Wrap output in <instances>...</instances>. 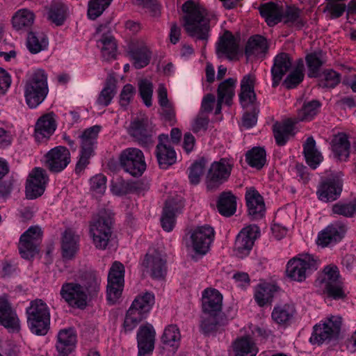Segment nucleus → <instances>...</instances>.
Returning a JSON list of instances; mask_svg holds the SVG:
<instances>
[{
  "mask_svg": "<svg viewBox=\"0 0 356 356\" xmlns=\"http://www.w3.org/2000/svg\"><path fill=\"white\" fill-rule=\"evenodd\" d=\"M183 26L186 33L197 40L207 41L210 26L218 21L217 15L196 3L192 0L186 1L181 6Z\"/></svg>",
  "mask_w": 356,
  "mask_h": 356,
  "instance_id": "obj_1",
  "label": "nucleus"
},
{
  "mask_svg": "<svg viewBox=\"0 0 356 356\" xmlns=\"http://www.w3.org/2000/svg\"><path fill=\"white\" fill-rule=\"evenodd\" d=\"M48 75L44 70L35 68L26 73L24 97L29 108H35L46 98L48 92Z\"/></svg>",
  "mask_w": 356,
  "mask_h": 356,
  "instance_id": "obj_2",
  "label": "nucleus"
},
{
  "mask_svg": "<svg viewBox=\"0 0 356 356\" xmlns=\"http://www.w3.org/2000/svg\"><path fill=\"white\" fill-rule=\"evenodd\" d=\"M322 293L333 300H342L346 297L345 286L338 267L334 264L326 266L322 275L316 282Z\"/></svg>",
  "mask_w": 356,
  "mask_h": 356,
  "instance_id": "obj_3",
  "label": "nucleus"
},
{
  "mask_svg": "<svg viewBox=\"0 0 356 356\" xmlns=\"http://www.w3.org/2000/svg\"><path fill=\"white\" fill-rule=\"evenodd\" d=\"M26 312L31 332L39 336L45 335L50 325V311L47 305L39 299L31 301Z\"/></svg>",
  "mask_w": 356,
  "mask_h": 356,
  "instance_id": "obj_4",
  "label": "nucleus"
},
{
  "mask_svg": "<svg viewBox=\"0 0 356 356\" xmlns=\"http://www.w3.org/2000/svg\"><path fill=\"white\" fill-rule=\"evenodd\" d=\"M319 266L318 258L311 254H299L289 260L286 267L287 277L302 282L316 270Z\"/></svg>",
  "mask_w": 356,
  "mask_h": 356,
  "instance_id": "obj_5",
  "label": "nucleus"
},
{
  "mask_svg": "<svg viewBox=\"0 0 356 356\" xmlns=\"http://www.w3.org/2000/svg\"><path fill=\"white\" fill-rule=\"evenodd\" d=\"M342 325L340 316H330L320 321L313 327L312 335L309 339L312 345L328 343L338 338Z\"/></svg>",
  "mask_w": 356,
  "mask_h": 356,
  "instance_id": "obj_6",
  "label": "nucleus"
},
{
  "mask_svg": "<svg viewBox=\"0 0 356 356\" xmlns=\"http://www.w3.org/2000/svg\"><path fill=\"white\" fill-rule=\"evenodd\" d=\"M111 217L106 210L99 211L90 225V234L96 248L105 250L112 234Z\"/></svg>",
  "mask_w": 356,
  "mask_h": 356,
  "instance_id": "obj_7",
  "label": "nucleus"
},
{
  "mask_svg": "<svg viewBox=\"0 0 356 356\" xmlns=\"http://www.w3.org/2000/svg\"><path fill=\"white\" fill-rule=\"evenodd\" d=\"M215 236L214 229L209 225L197 226L190 232L189 238L186 241V247L195 253L200 255L206 254Z\"/></svg>",
  "mask_w": 356,
  "mask_h": 356,
  "instance_id": "obj_8",
  "label": "nucleus"
},
{
  "mask_svg": "<svg viewBox=\"0 0 356 356\" xmlns=\"http://www.w3.org/2000/svg\"><path fill=\"white\" fill-rule=\"evenodd\" d=\"M60 296L61 300L70 307L84 309L88 305V294L79 282H64L60 290Z\"/></svg>",
  "mask_w": 356,
  "mask_h": 356,
  "instance_id": "obj_9",
  "label": "nucleus"
},
{
  "mask_svg": "<svg viewBox=\"0 0 356 356\" xmlns=\"http://www.w3.org/2000/svg\"><path fill=\"white\" fill-rule=\"evenodd\" d=\"M119 162L123 170L134 177H140L146 170L143 152L136 147H128L122 150Z\"/></svg>",
  "mask_w": 356,
  "mask_h": 356,
  "instance_id": "obj_10",
  "label": "nucleus"
},
{
  "mask_svg": "<svg viewBox=\"0 0 356 356\" xmlns=\"http://www.w3.org/2000/svg\"><path fill=\"white\" fill-rule=\"evenodd\" d=\"M233 167L234 162L226 158L213 162L207 175V188L210 190L216 189L226 182L230 177Z\"/></svg>",
  "mask_w": 356,
  "mask_h": 356,
  "instance_id": "obj_11",
  "label": "nucleus"
},
{
  "mask_svg": "<svg viewBox=\"0 0 356 356\" xmlns=\"http://www.w3.org/2000/svg\"><path fill=\"white\" fill-rule=\"evenodd\" d=\"M124 267L120 261H115L108 275L107 300L111 305L117 302L122 295L124 283Z\"/></svg>",
  "mask_w": 356,
  "mask_h": 356,
  "instance_id": "obj_12",
  "label": "nucleus"
},
{
  "mask_svg": "<svg viewBox=\"0 0 356 356\" xmlns=\"http://www.w3.org/2000/svg\"><path fill=\"white\" fill-rule=\"evenodd\" d=\"M42 236L41 228L38 226L30 227L21 235L18 248L22 258L30 259L38 252V246L42 241Z\"/></svg>",
  "mask_w": 356,
  "mask_h": 356,
  "instance_id": "obj_13",
  "label": "nucleus"
},
{
  "mask_svg": "<svg viewBox=\"0 0 356 356\" xmlns=\"http://www.w3.org/2000/svg\"><path fill=\"white\" fill-rule=\"evenodd\" d=\"M340 173H331L321 179L316 191L318 198L324 202L336 200L342 191Z\"/></svg>",
  "mask_w": 356,
  "mask_h": 356,
  "instance_id": "obj_14",
  "label": "nucleus"
},
{
  "mask_svg": "<svg viewBox=\"0 0 356 356\" xmlns=\"http://www.w3.org/2000/svg\"><path fill=\"white\" fill-rule=\"evenodd\" d=\"M0 325L9 333H19L21 330L20 320L6 294L0 296Z\"/></svg>",
  "mask_w": 356,
  "mask_h": 356,
  "instance_id": "obj_15",
  "label": "nucleus"
},
{
  "mask_svg": "<svg viewBox=\"0 0 356 356\" xmlns=\"http://www.w3.org/2000/svg\"><path fill=\"white\" fill-rule=\"evenodd\" d=\"M259 234V228L256 225L243 227L238 234L235 241L234 248L237 254L241 257L248 255Z\"/></svg>",
  "mask_w": 356,
  "mask_h": 356,
  "instance_id": "obj_16",
  "label": "nucleus"
},
{
  "mask_svg": "<svg viewBox=\"0 0 356 356\" xmlns=\"http://www.w3.org/2000/svg\"><path fill=\"white\" fill-rule=\"evenodd\" d=\"M235 315L234 309L227 314L203 312L200 323V331L205 335L212 334L227 324L229 320L234 318Z\"/></svg>",
  "mask_w": 356,
  "mask_h": 356,
  "instance_id": "obj_17",
  "label": "nucleus"
},
{
  "mask_svg": "<svg viewBox=\"0 0 356 356\" xmlns=\"http://www.w3.org/2000/svg\"><path fill=\"white\" fill-rule=\"evenodd\" d=\"M48 181L46 171L41 168H35L29 174L26 184V196L33 200L41 196Z\"/></svg>",
  "mask_w": 356,
  "mask_h": 356,
  "instance_id": "obj_18",
  "label": "nucleus"
},
{
  "mask_svg": "<svg viewBox=\"0 0 356 356\" xmlns=\"http://www.w3.org/2000/svg\"><path fill=\"white\" fill-rule=\"evenodd\" d=\"M346 232L345 224L339 221L334 222L318 233L317 244L323 248L334 245L343 238Z\"/></svg>",
  "mask_w": 356,
  "mask_h": 356,
  "instance_id": "obj_19",
  "label": "nucleus"
},
{
  "mask_svg": "<svg viewBox=\"0 0 356 356\" xmlns=\"http://www.w3.org/2000/svg\"><path fill=\"white\" fill-rule=\"evenodd\" d=\"M70 152L63 146H58L46 154V165L52 172L63 171L70 162Z\"/></svg>",
  "mask_w": 356,
  "mask_h": 356,
  "instance_id": "obj_20",
  "label": "nucleus"
},
{
  "mask_svg": "<svg viewBox=\"0 0 356 356\" xmlns=\"http://www.w3.org/2000/svg\"><path fill=\"white\" fill-rule=\"evenodd\" d=\"M156 332L147 323L139 327L137 332L138 356H151L154 348Z\"/></svg>",
  "mask_w": 356,
  "mask_h": 356,
  "instance_id": "obj_21",
  "label": "nucleus"
},
{
  "mask_svg": "<svg viewBox=\"0 0 356 356\" xmlns=\"http://www.w3.org/2000/svg\"><path fill=\"white\" fill-rule=\"evenodd\" d=\"M142 266L154 279H161L166 274V262L158 252L147 253Z\"/></svg>",
  "mask_w": 356,
  "mask_h": 356,
  "instance_id": "obj_22",
  "label": "nucleus"
},
{
  "mask_svg": "<svg viewBox=\"0 0 356 356\" xmlns=\"http://www.w3.org/2000/svg\"><path fill=\"white\" fill-rule=\"evenodd\" d=\"M163 140L168 141V136H159V143L156 148V156L159 167L162 169H167L176 162L177 155L174 148L165 144Z\"/></svg>",
  "mask_w": 356,
  "mask_h": 356,
  "instance_id": "obj_23",
  "label": "nucleus"
},
{
  "mask_svg": "<svg viewBox=\"0 0 356 356\" xmlns=\"http://www.w3.org/2000/svg\"><path fill=\"white\" fill-rule=\"evenodd\" d=\"M291 59L286 53H280L274 58L270 70L273 88H276L280 84L284 75L291 69Z\"/></svg>",
  "mask_w": 356,
  "mask_h": 356,
  "instance_id": "obj_24",
  "label": "nucleus"
},
{
  "mask_svg": "<svg viewBox=\"0 0 356 356\" xmlns=\"http://www.w3.org/2000/svg\"><path fill=\"white\" fill-rule=\"evenodd\" d=\"M222 295L215 289H206L202 293L203 312L222 314Z\"/></svg>",
  "mask_w": 356,
  "mask_h": 356,
  "instance_id": "obj_25",
  "label": "nucleus"
},
{
  "mask_svg": "<svg viewBox=\"0 0 356 356\" xmlns=\"http://www.w3.org/2000/svg\"><path fill=\"white\" fill-rule=\"evenodd\" d=\"M129 134L140 145H146L152 142V131L148 127L147 119H136L131 122Z\"/></svg>",
  "mask_w": 356,
  "mask_h": 356,
  "instance_id": "obj_26",
  "label": "nucleus"
},
{
  "mask_svg": "<svg viewBox=\"0 0 356 356\" xmlns=\"http://www.w3.org/2000/svg\"><path fill=\"white\" fill-rule=\"evenodd\" d=\"M268 50L267 40L260 35H254L251 36L246 43L245 54L248 58H263Z\"/></svg>",
  "mask_w": 356,
  "mask_h": 356,
  "instance_id": "obj_27",
  "label": "nucleus"
},
{
  "mask_svg": "<svg viewBox=\"0 0 356 356\" xmlns=\"http://www.w3.org/2000/svg\"><path fill=\"white\" fill-rule=\"evenodd\" d=\"M238 46L232 33L226 31L217 43L216 53L219 57L225 56L233 60L237 55Z\"/></svg>",
  "mask_w": 356,
  "mask_h": 356,
  "instance_id": "obj_28",
  "label": "nucleus"
},
{
  "mask_svg": "<svg viewBox=\"0 0 356 356\" xmlns=\"http://www.w3.org/2000/svg\"><path fill=\"white\" fill-rule=\"evenodd\" d=\"M259 10L261 15L265 18L270 26H273L282 21L284 6L282 3H265L259 6Z\"/></svg>",
  "mask_w": 356,
  "mask_h": 356,
  "instance_id": "obj_29",
  "label": "nucleus"
},
{
  "mask_svg": "<svg viewBox=\"0 0 356 356\" xmlns=\"http://www.w3.org/2000/svg\"><path fill=\"white\" fill-rule=\"evenodd\" d=\"M245 200L249 214L255 219L263 217L265 213V204L259 192L254 188L248 189Z\"/></svg>",
  "mask_w": 356,
  "mask_h": 356,
  "instance_id": "obj_30",
  "label": "nucleus"
},
{
  "mask_svg": "<svg viewBox=\"0 0 356 356\" xmlns=\"http://www.w3.org/2000/svg\"><path fill=\"white\" fill-rule=\"evenodd\" d=\"M61 250L63 257L70 260L79 250V236L72 229H66L62 236Z\"/></svg>",
  "mask_w": 356,
  "mask_h": 356,
  "instance_id": "obj_31",
  "label": "nucleus"
},
{
  "mask_svg": "<svg viewBox=\"0 0 356 356\" xmlns=\"http://www.w3.org/2000/svg\"><path fill=\"white\" fill-rule=\"evenodd\" d=\"M297 120L289 118L283 122H276L273 125V134L275 141L278 145H284L291 136L295 134V125Z\"/></svg>",
  "mask_w": 356,
  "mask_h": 356,
  "instance_id": "obj_32",
  "label": "nucleus"
},
{
  "mask_svg": "<svg viewBox=\"0 0 356 356\" xmlns=\"http://www.w3.org/2000/svg\"><path fill=\"white\" fill-rule=\"evenodd\" d=\"M78 280L83 285L88 296L91 298L97 296L100 289L101 277L96 271H79L77 275Z\"/></svg>",
  "mask_w": 356,
  "mask_h": 356,
  "instance_id": "obj_33",
  "label": "nucleus"
},
{
  "mask_svg": "<svg viewBox=\"0 0 356 356\" xmlns=\"http://www.w3.org/2000/svg\"><path fill=\"white\" fill-rule=\"evenodd\" d=\"M128 54L137 69L147 66L151 58V52L148 47L142 42L133 44L129 47Z\"/></svg>",
  "mask_w": 356,
  "mask_h": 356,
  "instance_id": "obj_34",
  "label": "nucleus"
},
{
  "mask_svg": "<svg viewBox=\"0 0 356 356\" xmlns=\"http://www.w3.org/2000/svg\"><path fill=\"white\" fill-rule=\"evenodd\" d=\"M56 129L55 115L53 113L40 117L35 125V136L38 140L48 138Z\"/></svg>",
  "mask_w": 356,
  "mask_h": 356,
  "instance_id": "obj_35",
  "label": "nucleus"
},
{
  "mask_svg": "<svg viewBox=\"0 0 356 356\" xmlns=\"http://www.w3.org/2000/svg\"><path fill=\"white\" fill-rule=\"evenodd\" d=\"M76 337L72 329L60 330L58 334L56 349L59 356H67L75 347Z\"/></svg>",
  "mask_w": 356,
  "mask_h": 356,
  "instance_id": "obj_36",
  "label": "nucleus"
},
{
  "mask_svg": "<svg viewBox=\"0 0 356 356\" xmlns=\"http://www.w3.org/2000/svg\"><path fill=\"white\" fill-rule=\"evenodd\" d=\"M255 76L252 74L245 75L241 81V93L239 95L241 104L243 107L252 104L256 98L254 91Z\"/></svg>",
  "mask_w": 356,
  "mask_h": 356,
  "instance_id": "obj_37",
  "label": "nucleus"
},
{
  "mask_svg": "<svg viewBox=\"0 0 356 356\" xmlns=\"http://www.w3.org/2000/svg\"><path fill=\"white\" fill-rule=\"evenodd\" d=\"M182 207V203L177 206L172 199L168 200L165 202L161 218V226L165 231L170 232L172 230L175 222V216L177 213L180 212Z\"/></svg>",
  "mask_w": 356,
  "mask_h": 356,
  "instance_id": "obj_38",
  "label": "nucleus"
},
{
  "mask_svg": "<svg viewBox=\"0 0 356 356\" xmlns=\"http://www.w3.org/2000/svg\"><path fill=\"white\" fill-rule=\"evenodd\" d=\"M303 152L307 163L316 169L323 161V156L316 149V141L313 137H309L303 145Z\"/></svg>",
  "mask_w": 356,
  "mask_h": 356,
  "instance_id": "obj_39",
  "label": "nucleus"
},
{
  "mask_svg": "<svg viewBox=\"0 0 356 356\" xmlns=\"http://www.w3.org/2000/svg\"><path fill=\"white\" fill-rule=\"evenodd\" d=\"M350 142L344 133L334 136L332 141V149L334 156L340 160H346L350 154Z\"/></svg>",
  "mask_w": 356,
  "mask_h": 356,
  "instance_id": "obj_40",
  "label": "nucleus"
},
{
  "mask_svg": "<svg viewBox=\"0 0 356 356\" xmlns=\"http://www.w3.org/2000/svg\"><path fill=\"white\" fill-rule=\"evenodd\" d=\"M48 38L42 32L31 31L26 39V47L29 51L35 54L45 50L48 47Z\"/></svg>",
  "mask_w": 356,
  "mask_h": 356,
  "instance_id": "obj_41",
  "label": "nucleus"
},
{
  "mask_svg": "<svg viewBox=\"0 0 356 356\" xmlns=\"http://www.w3.org/2000/svg\"><path fill=\"white\" fill-rule=\"evenodd\" d=\"M154 304V295L152 293L146 292L137 296L129 308L146 318Z\"/></svg>",
  "mask_w": 356,
  "mask_h": 356,
  "instance_id": "obj_42",
  "label": "nucleus"
},
{
  "mask_svg": "<svg viewBox=\"0 0 356 356\" xmlns=\"http://www.w3.org/2000/svg\"><path fill=\"white\" fill-rule=\"evenodd\" d=\"M217 208L219 213L224 216L234 215L236 210V197L230 191L222 193L218 198Z\"/></svg>",
  "mask_w": 356,
  "mask_h": 356,
  "instance_id": "obj_43",
  "label": "nucleus"
},
{
  "mask_svg": "<svg viewBox=\"0 0 356 356\" xmlns=\"http://www.w3.org/2000/svg\"><path fill=\"white\" fill-rule=\"evenodd\" d=\"M236 356H256L258 348L250 337L237 339L234 343Z\"/></svg>",
  "mask_w": 356,
  "mask_h": 356,
  "instance_id": "obj_44",
  "label": "nucleus"
},
{
  "mask_svg": "<svg viewBox=\"0 0 356 356\" xmlns=\"http://www.w3.org/2000/svg\"><path fill=\"white\" fill-rule=\"evenodd\" d=\"M35 20L34 13L26 8L20 9L17 11L13 17V26L17 30H26L29 29Z\"/></svg>",
  "mask_w": 356,
  "mask_h": 356,
  "instance_id": "obj_45",
  "label": "nucleus"
},
{
  "mask_svg": "<svg viewBox=\"0 0 356 356\" xmlns=\"http://www.w3.org/2000/svg\"><path fill=\"white\" fill-rule=\"evenodd\" d=\"M97 47L101 49L102 55L105 60H109L115 58L117 44L114 37L111 34L102 35V38L97 41Z\"/></svg>",
  "mask_w": 356,
  "mask_h": 356,
  "instance_id": "obj_46",
  "label": "nucleus"
},
{
  "mask_svg": "<svg viewBox=\"0 0 356 356\" xmlns=\"http://www.w3.org/2000/svg\"><path fill=\"white\" fill-rule=\"evenodd\" d=\"M295 311V307L293 305L284 304L277 305L274 307L271 316L277 324L286 325L292 319Z\"/></svg>",
  "mask_w": 356,
  "mask_h": 356,
  "instance_id": "obj_47",
  "label": "nucleus"
},
{
  "mask_svg": "<svg viewBox=\"0 0 356 356\" xmlns=\"http://www.w3.org/2000/svg\"><path fill=\"white\" fill-rule=\"evenodd\" d=\"M306 63L308 67V76L318 77L321 75V68L325 63L322 51H315L306 56Z\"/></svg>",
  "mask_w": 356,
  "mask_h": 356,
  "instance_id": "obj_48",
  "label": "nucleus"
},
{
  "mask_svg": "<svg viewBox=\"0 0 356 356\" xmlns=\"http://www.w3.org/2000/svg\"><path fill=\"white\" fill-rule=\"evenodd\" d=\"M100 129L101 127L98 125L86 129L80 136L81 149L94 152V148L97 143V138Z\"/></svg>",
  "mask_w": 356,
  "mask_h": 356,
  "instance_id": "obj_49",
  "label": "nucleus"
},
{
  "mask_svg": "<svg viewBox=\"0 0 356 356\" xmlns=\"http://www.w3.org/2000/svg\"><path fill=\"white\" fill-rule=\"evenodd\" d=\"M236 80L229 78L220 83L218 88V99L219 101H224L225 104L230 106L234 96V88Z\"/></svg>",
  "mask_w": 356,
  "mask_h": 356,
  "instance_id": "obj_50",
  "label": "nucleus"
},
{
  "mask_svg": "<svg viewBox=\"0 0 356 356\" xmlns=\"http://www.w3.org/2000/svg\"><path fill=\"white\" fill-rule=\"evenodd\" d=\"M321 106L317 100L305 102L302 108L298 111L297 116L293 118L298 123L301 121H310L318 113Z\"/></svg>",
  "mask_w": 356,
  "mask_h": 356,
  "instance_id": "obj_51",
  "label": "nucleus"
},
{
  "mask_svg": "<svg viewBox=\"0 0 356 356\" xmlns=\"http://www.w3.org/2000/svg\"><path fill=\"white\" fill-rule=\"evenodd\" d=\"M245 160L252 168L261 169L266 162V151L262 147H253L245 154Z\"/></svg>",
  "mask_w": 356,
  "mask_h": 356,
  "instance_id": "obj_52",
  "label": "nucleus"
},
{
  "mask_svg": "<svg viewBox=\"0 0 356 356\" xmlns=\"http://www.w3.org/2000/svg\"><path fill=\"white\" fill-rule=\"evenodd\" d=\"M300 10L294 6H284L282 21L300 29L305 24V21L300 16Z\"/></svg>",
  "mask_w": 356,
  "mask_h": 356,
  "instance_id": "obj_53",
  "label": "nucleus"
},
{
  "mask_svg": "<svg viewBox=\"0 0 356 356\" xmlns=\"http://www.w3.org/2000/svg\"><path fill=\"white\" fill-rule=\"evenodd\" d=\"M275 291L274 285L270 284H260L255 289L254 300L259 306L263 307L272 300Z\"/></svg>",
  "mask_w": 356,
  "mask_h": 356,
  "instance_id": "obj_54",
  "label": "nucleus"
},
{
  "mask_svg": "<svg viewBox=\"0 0 356 356\" xmlns=\"http://www.w3.org/2000/svg\"><path fill=\"white\" fill-rule=\"evenodd\" d=\"M67 6L61 1H54L50 6L48 19L56 26L63 24L66 18Z\"/></svg>",
  "mask_w": 356,
  "mask_h": 356,
  "instance_id": "obj_55",
  "label": "nucleus"
},
{
  "mask_svg": "<svg viewBox=\"0 0 356 356\" xmlns=\"http://www.w3.org/2000/svg\"><path fill=\"white\" fill-rule=\"evenodd\" d=\"M139 184L137 182H127L120 177L113 180L111 185V191L113 195L121 196L136 191Z\"/></svg>",
  "mask_w": 356,
  "mask_h": 356,
  "instance_id": "obj_56",
  "label": "nucleus"
},
{
  "mask_svg": "<svg viewBox=\"0 0 356 356\" xmlns=\"http://www.w3.org/2000/svg\"><path fill=\"white\" fill-rule=\"evenodd\" d=\"M181 334L179 328L175 325H170L164 330L161 337L163 344L177 349L179 345Z\"/></svg>",
  "mask_w": 356,
  "mask_h": 356,
  "instance_id": "obj_57",
  "label": "nucleus"
},
{
  "mask_svg": "<svg viewBox=\"0 0 356 356\" xmlns=\"http://www.w3.org/2000/svg\"><path fill=\"white\" fill-rule=\"evenodd\" d=\"M303 70V62L300 60L296 67L289 74L284 81L283 84L286 88H294L302 81L304 79Z\"/></svg>",
  "mask_w": 356,
  "mask_h": 356,
  "instance_id": "obj_58",
  "label": "nucleus"
},
{
  "mask_svg": "<svg viewBox=\"0 0 356 356\" xmlns=\"http://www.w3.org/2000/svg\"><path fill=\"white\" fill-rule=\"evenodd\" d=\"M333 214L352 218L356 216V199L348 202H339L332 206Z\"/></svg>",
  "mask_w": 356,
  "mask_h": 356,
  "instance_id": "obj_59",
  "label": "nucleus"
},
{
  "mask_svg": "<svg viewBox=\"0 0 356 356\" xmlns=\"http://www.w3.org/2000/svg\"><path fill=\"white\" fill-rule=\"evenodd\" d=\"M318 81V86L322 88H334L341 81V74L333 70H325Z\"/></svg>",
  "mask_w": 356,
  "mask_h": 356,
  "instance_id": "obj_60",
  "label": "nucleus"
},
{
  "mask_svg": "<svg viewBox=\"0 0 356 356\" xmlns=\"http://www.w3.org/2000/svg\"><path fill=\"white\" fill-rule=\"evenodd\" d=\"M113 0H89L88 3V17L95 20L108 7Z\"/></svg>",
  "mask_w": 356,
  "mask_h": 356,
  "instance_id": "obj_61",
  "label": "nucleus"
},
{
  "mask_svg": "<svg viewBox=\"0 0 356 356\" xmlns=\"http://www.w3.org/2000/svg\"><path fill=\"white\" fill-rule=\"evenodd\" d=\"M138 90L140 96L145 105L150 107L152 105V83L146 79H141L138 81Z\"/></svg>",
  "mask_w": 356,
  "mask_h": 356,
  "instance_id": "obj_62",
  "label": "nucleus"
},
{
  "mask_svg": "<svg viewBox=\"0 0 356 356\" xmlns=\"http://www.w3.org/2000/svg\"><path fill=\"white\" fill-rule=\"evenodd\" d=\"M144 318H145L139 314L138 312H136L134 311L133 309L129 308L127 312L123 323L124 332H127L132 331Z\"/></svg>",
  "mask_w": 356,
  "mask_h": 356,
  "instance_id": "obj_63",
  "label": "nucleus"
},
{
  "mask_svg": "<svg viewBox=\"0 0 356 356\" xmlns=\"http://www.w3.org/2000/svg\"><path fill=\"white\" fill-rule=\"evenodd\" d=\"M115 94V86L112 83H107L102 90L97 99V104L99 106H107L111 102Z\"/></svg>",
  "mask_w": 356,
  "mask_h": 356,
  "instance_id": "obj_64",
  "label": "nucleus"
}]
</instances>
